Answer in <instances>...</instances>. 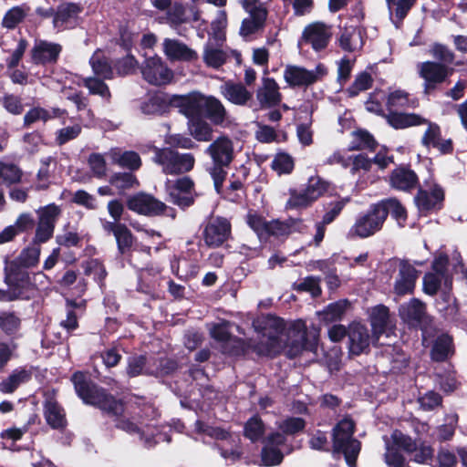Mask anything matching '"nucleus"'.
<instances>
[{"label":"nucleus","instance_id":"7c9ffc66","mask_svg":"<svg viewBox=\"0 0 467 467\" xmlns=\"http://www.w3.org/2000/svg\"><path fill=\"white\" fill-rule=\"evenodd\" d=\"M338 43L342 49L348 52H356L363 47L360 30L357 26H345L340 30Z\"/></svg>","mask_w":467,"mask_h":467},{"label":"nucleus","instance_id":"473e14b6","mask_svg":"<svg viewBox=\"0 0 467 467\" xmlns=\"http://www.w3.org/2000/svg\"><path fill=\"white\" fill-rule=\"evenodd\" d=\"M417 181L415 172L404 167L395 169L390 176L391 186L402 191H409L414 188Z\"/></svg>","mask_w":467,"mask_h":467},{"label":"nucleus","instance_id":"49530a36","mask_svg":"<svg viewBox=\"0 0 467 467\" xmlns=\"http://www.w3.org/2000/svg\"><path fill=\"white\" fill-rule=\"evenodd\" d=\"M378 205H381L386 211V218L388 217V214L390 213L400 225H403L407 219V213L405 208L398 200L387 199L378 202Z\"/></svg>","mask_w":467,"mask_h":467},{"label":"nucleus","instance_id":"4c0bfd02","mask_svg":"<svg viewBox=\"0 0 467 467\" xmlns=\"http://www.w3.org/2000/svg\"><path fill=\"white\" fill-rule=\"evenodd\" d=\"M22 327L20 316L13 311L0 312V329L7 336L18 337Z\"/></svg>","mask_w":467,"mask_h":467},{"label":"nucleus","instance_id":"680f3d73","mask_svg":"<svg viewBox=\"0 0 467 467\" xmlns=\"http://www.w3.org/2000/svg\"><path fill=\"white\" fill-rule=\"evenodd\" d=\"M40 251V247L36 244L24 249L18 257L20 265L25 267L36 265L39 261Z\"/></svg>","mask_w":467,"mask_h":467},{"label":"nucleus","instance_id":"09e8293b","mask_svg":"<svg viewBox=\"0 0 467 467\" xmlns=\"http://www.w3.org/2000/svg\"><path fill=\"white\" fill-rule=\"evenodd\" d=\"M441 284H444L446 286L451 285V277L450 276H442L431 272L425 275L423 279V288L424 291L429 295H434L437 293Z\"/></svg>","mask_w":467,"mask_h":467},{"label":"nucleus","instance_id":"f704fd0d","mask_svg":"<svg viewBox=\"0 0 467 467\" xmlns=\"http://www.w3.org/2000/svg\"><path fill=\"white\" fill-rule=\"evenodd\" d=\"M190 134L198 141H210L213 138L212 125L202 117H195L188 120Z\"/></svg>","mask_w":467,"mask_h":467},{"label":"nucleus","instance_id":"3c124183","mask_svg":"<svg viewBox=\"0 0 467 467\" xmlns=\"http://www.w3.org/2000/svg\"><path fill=\"white\" fill-rule=\"evenodd\" d=\"M84 86L90 94L99 95L105 99H109L110 98L109 87L98 76L84 78Z\"/></svg>","mask_w":467,"mask_h":467},{"label":"nucleus","instance_id":"de8ad7c7","mask_svg":"<svg viewBox=\"0 0 467 467\" xmlns=\"http://www.w3.org/2000/svg\"><path fill=\"white\" fill-rule=\"evenodd\" d=\"M348 302L345 300L332 303L319 313L320 318L326 323L340 320L345 314Z\"/></svg>","mask_w":467,"mask_h":467},{"label":"nucleus","instance_id":"9d476101","mask_svg":"<svg viewBox=\"0 0 467 467\" xmlns=\"http://www.w3.org/2000/svg\"><path fill=\"white\" fill-rule=\"evenodd\" d=\"M393 446L403 450L411 455L414 462L424 463L432 456V449L420 441H413L410 437L400 431H394L391 434Z\"/></svg>","mask_w":467,"mask_h":467},{"label":"nucleus","instance_id":"6e6d98bb","mask_svg":"<svg viewBox=\"0 0 467 467\" xmlns=\"http://www.w3.org/2000/svg\"><path fill=\"white\" fill-rule=\"evenodd\" d=\"M328 189V183L322 180L320 177H311L308 180L307 186L306 188V193L309 195V199L313 202L317 201L322 196Z\"/></svg>","mask_w":467,"mask_h":467},{"label":"nucleus","instance_id":"f8f14e48","mask_svg":"<svg viewBox=\"0 0 467 467\" xmlns=\"http://www.w3.org/2000/svg\"><path fill=\"white\" fill-rule=\"evenodd\" d=\"M417 68L419 75L424 79L425 93L432 91L438 84L445 81L452 74L451 68L431 61L419 63Z\"/></svg>","mask_w":467,"mask_h":467},{"label":"nucleus","instance_id":"e2e57ef3","mask_svg":"<svg viewBox=\"0 0 467 467\" xmlns=\"http://www.w3.org/2000/svg\"><path fill=\"white\" fill-rule=\"evenodd\" d=\"M230 322L228 321H221L219 323L212 324L210 326V334L213 338L219 342H228L232 341L233 338L229 332Z\"/></svg>","mask_w":467,"mask_h":467},{"label":"nucleus","instance_id":"4d7b16f0","mask_svg":"<svg viewBox=\"0 0 467 467\" xmlns=\"http://www.w3.org/2000/svg\"><path fill=\"white\" fill-rule=\"evenodd\" d=\"M353 141L349 145L350 150L363 149H373L376 142L372 136L364 130H358L352 133Z\"/></svg>","mask_w":467,"mask_h":467},{"label":"nucleus","instance_id":"5fc2aeb1","mask_svg":"<svg viewBox=\"0 0 467 467\" xmlns=\"http://www.w3.org/2000/svg\"><path fill=\"white\" fill-rule=\"evenodd\" d=\"M265 20L263 16H248L242 21L240 35L244 37L254 35L265 27Z\"/></svg>","mask_w":467,"mask_h":467},{"label":"nucleus","instance_id":"9b49d317","mask_svg":"<svg viewBox=\"0 0 467 467\" xmlns=\"http://www.w3.org/2000/svg\"><path fill=\"white\" fill-rule=\"evenodd\" d=\"M60 213L59 206L54 203L37 210L38 223L34 238L35 243H46L52 237L56 222Z\"/></svg>","mask_w":467,"mask_h":467},{"label":"nucleus","instance_id":"f03ea898","mask_svg":"<svg viewBox=\"0 0 467 467\" xmlns=\"http://www.w3.org/2000/svg\"><path fill=\"white\" fill-rule=\"evenodd\" d=\"M388 123L395 129H406L413 126L427 125L421 138V143L427 148L437 149L441 153L451 152L452 144L451 140L441 139V129L438 124L415 113H391L388 117Z\"/></svg>","mask_w":467,"mask_h":467},{"label":"nucleus","instance_id":"6e6552de","mask_svg":"<svg viewBox=\"0 0 467 467\" xmlns=\"http://www.w3.org/2000/svg\"><path fill=\"white\" fill-rule=\"evenodd\" d=\"M143 79L153 86H165L172 82L174 73L158 55L146 57L140 66Z\"/></svg>","mask_w":467,"mask_h":467},{"label":"nucleus","instance_id":"e433bc0d","mask_svg":"<svg viewBox=\"0 0 467 467\" xmlns=\"http://www.w3.org/2000/svg\"><path fill=\"white\" fill-rule=\"evenodd\" d=\"M389 319V314L387 306L379 305L371 309L370 323L375 339H379V336L385 332Z\"/></svg>","mask_w":467,"mask_h":467},{"label":"nucleus","instance_id":"69168bd1","mask_svg":"<svg viewBox=\"0 0 467 467\" xmlns=\"http://www.w3.org/2000/svg\"><path fill=\"white\" fill-rule=\"evenodd\" d=\"M268 223L262 216L249 213L247 214L248 225L257 234L259 238H267Z\"/></svg>","mask_w":467,"mask_h":467},{"label":"nucleus","instance_id":"1a4fd4ad","mask_svg":"<svg viewBox=\"0 0 467 467\" xmlns=\"http://www.w3.org/2000/svg\"><path fill=\"white\" fill-rule=\"evenodd\" d=\"M327 73L323 64L317 65L313 69L288 65L284 70V79L290 87L310 86L321 80Z\"/></svg>","mask_w":467,"mask_h":467},{"label":"nucleus","instance_id":"c9c22d12","mask_svg":"<svg viewBox=\"0 0 467 467\" xmlns=\"http://www.w3.org/2000/svg\"><path fill=\"white\" fill-rule=\"evenodd\" d=\"M302 223L298 220L289 219L282 222L274 220L268 223L267 237L270 235L275 237H284L294 232L302 230Z\"/></svg>","mask_w":467,"mask_h":467},{"label":"nucleus","instance_id":"4be33fe9","mask_svg":"<svg viewBox=\"0 0 467 467\" xmlns=\"http://www.w3.org/2000/svg\"><path fill=\"white\" fill-rule=\"evenodd\" d=\"M418 278L417 270L407 262H400L399 272L395 278L394 292L398 296L411 294Z\"/></svg>","mask_w":467,"mask_h":467},{"label":"nucleus","instance_id":"aec40b11","mask_svg":"<svg viewBox=\"0 0 467 467\" xmlns=\"http://www.w3.org/2000/svg\"><path fill=\"white\" fill-rule=\"evenodd\" d=\"M162 51L171 61L193 62L198 59V54L195 50L177 39L164 38Z\"/></svg>","mask_w":467,"mask_h":467},{"label":"nucleus","instance_id":"79ce46f5","mask_svg":"<svg viewBox=\"0 0 467 467\" xmlns=\"http://www.w3.org/2000/svg\"><path fill=\"white\" fill-rule=\"evenodd\" d=\"M89 63L94 74L103 79H111L113 70L108 59L99 51L95 52L91 57Z\"/></svg>","mask_w":467,"mask_h":467},{"label":"nucleus","instance_id":"ea45409f","mask_svg":"<svg viewBox=\"0 0 467 467\" xmlns=\"http://www.w3.org/2000/svg\"><path fill=\"white\" fill-rule=\"evenodd\" d=\"M453 353L452 339L448 335H441L434 342L431 357L434 360L442 361Z\"/></svg>","mask_w":467,"mask_h":467},{"label":"nucleus","instance_id":"2f4dec72","mask_svg":"<svg viewBox=\"0 0 467 467\" xmlns=\"http://www.w3.org/2000/svg\"><path fill=\"white\" fill-rule=\"evenodd\" d=\"M108 156L113 163L131 171L138 170L141 165L140 157L135 151L114 148L108 152Z\"/></svg>","mask_w":467,"mask_h":467},{"label":"nucleus","instance_id":"7ed1b4c3","mask_svg":"<svg viewBox=\"0 0 467 467\" xmlns=\"http://www.w3.org/2000/svg\"><path fill=\"white\" fill-rule=\"evenodd\" d=\"M72 381L78 395L88 404L96 405L102 410L118 413L122 405L112 396L108 395L102 389L88 381L82 372H76L72 376Z\"/></svg>","mask_w":467,"mask_h":467},{"label":"nucleus","instance_id":"052dcab7","mask_svg":"<svg viewBox=\"0 0 467 467\" xmlns=\"http://www.w3.org/2000/svg\"><path fill=\"white\" fill-rule=\"evenodd\" d=\"M22 174V171L16 165L1 162L0 178L3 182L6 184L17 183L21 181Z\"/></svg>","mask_w":467,"mask_h":467},{"label":"nucleus","instance_id":"cd10ccee","mask_svg":"<svg viewBox=\"0 0 467 467\" xmlns=\"http://www.w3.org/2000/svg\"><path fill=\"white\" fill-rule=\"evenodd\" d=\"M79 12L80 8L75 4L60 5L53 18L54 27L57 31L74 27L77 24Z\"/></svg>","mask_w":467,"mask_h":467},{"label":"nucleus","instance_id":"6ab92c4d","mask_svg":"<svg viewBox=\"0 0 467 467\" xmlns=\"http://www.w3.org/2000/svg\"><path fill=\"white\" fill-rule=\"evenodd\" d=\"M118 429H120L130 434H138L139 440L143 441L146 446H152L160 441H171L167 433L158 432L155 433V429L152 427H147L145 430L140 429L129 419L121 418L116 424Z\"/></svg>","mask_w":467,"mask_h":467},{"label":"nucleus","instance_id":"2eb2a0df","mask_svg":"<svg viewBox=\"0 0 467 467\" xmlns=\"http://www.w3.org/2000/svg\"><path fill=\"white\" fill-rule=\"evenodd\" d=\"M442 189L434 182H426L415 197L416 204L421 213L439 209L443 201Z\"/></svg>","mask_w":467,"mask_h":467},{"label":"nucleus","instance_id":"bf43d9fd","mask_svg":"<svg viewBox=\"0 0 467 467\" xmlns=\"http://www.w3.org/2000/svg\"><path fill=\"white\" fill-rule=\"evenodd\" d=\"M114 237L117 242L118 250L120 254H125L133 244V236L131 232L125 224H121L119 230L115 233Z\"/></svg>","mask_w":467,"mask_h":467},{"label":"nucleus","instance_id":"c03bdc74","mask_svg":"<svg viewBox=\"0 0 467 467\" xmlns=\"http://www.w3.org/2000/svg\"><path fill=\"white\" fill-rule=\"evenodd\" d=\"M60 114L59 109H53L51 111L43 108L36 107L28 110L24 117L25 126H30L37 121L46 122Z\"/></svg>","mask_w":467,"mask_h":467},{"label":"nucleus","instance_id":"864d4df0","mask_svg":"<svg viewBox=\"0 0 467 467\" xmlns=\"http://www.w3.org/2000/svg\"><path fill=\"white\" fill-rule=\"evenodd\" d=\"M416 0H386L390 15H395L398 22H401L412 7Z\"/></svg>","mask_w":467,"mask_h":467},{"label":"nucleus","instance_id":"bb28decb","mask_svg":"<svg viewBox=\"0 0 467 467\" xmlns=\"http://www.w3.org/2000/svg\"><path fill=\"white\" fill-rule=\"evenodd\" d=\"M223 97L230 103L237 106H245L252 100L253 93L242 83L227 81L220 87Z\"/></svg>","mask_w":467,"mask_h":467},{"label":"nucleus","instance_id":"338daca9","mask_svg":"<svg viewBox=\"0 0 467 467\" xmlns=\"http://www.w3.org/2000/svg\"><path fill=\"white\" fill-rule=\"evenodd\" d=\"M81 130L82 129L79 124H74L72 126L62 128L56 132V142L58 145H63L69 140L78 138L81 132Z\"/></svg>","mask_w":467,"mask_h":467},{"label":"nucleus","instance_id":"c85d7f7f","mask_svg":"<svg viewBox=\"0 0 467 467\" xmlns=\"http://www.w3.org/2000/svg\"><path fill=\"white\" fill-rule=\"evenodd\" d=\"M61 46L57 43L40 40L32 49V59L36 64L54 63L57 61Z\"/></svg>","mask_w":467,"mask_h":467},{"label":"nucleus","instance_id":"0e129e2a","mask_svg":"<svg viewBox=\"0 0 467 467\" xmlns=\"http://www.w3.org/2000/svg\"><path fill=\"white\" fill-rule=\"evenodd\" d=\"M272 168L279 174L290 173L294 169V161L286 153H278L272 161Z\"/></svg>","mask_w":467,"mask_h":467},{"label":"nucleus","instance_id":"c756f323","mask_svg":"<svg viewBox=\"0 0 467 467\" xmlns=\"http://www.w3.org/2000/svg\"><path fill=\"white\" fill-rule=\"evenodd\" d=\"M400 316L410 326H418L425 318V306L418 299L400 306Z\"/></svg>","mask_w":467,"mask_h":467},{"label":"nucleus","instance_id":"393cba45","mask_svg":"<svg viewBox=\"0 0 467 467\" xmlns=\"http://www.w3.org/2000/svg\"><path fill=\"white\" fill-rule=\"evenodd\" d=\"M193 186L194 183L189 177H182L176 180L172 185L169 186V193L172 202L181 207L190 206L193 202Z\"/></svg>","mask_w":467,"mask_h":467},{"label":"nucleus","instance_id":"f3484780","mask_svg":"<svg viewBox=\"0 0 467 467\" xmlns=\"http://www.w3.org/2000/svg\"><path fill=\"white\" fill-rule=\"evenodd\" d=\"M231 235V223L223 217L212 219L203 231V240L208 246L218 247Z\"/></svg>","mask_w":467,"mask_h":467},{"label":"nucleus","instance_id":"37998d69","mask_svg":"<svg viewBox=\"0 0 467 467\" xmlns=\"http://www.w3.org/2000/svg\"><path fill=\"white\" fill-rule=\"evenodd\" d=\"M387 106L389 111V113L386 116V119H388V117L391 113H396L394 111L395 109L414 107L415 102L410 99L409 94L407 92L403 90H395L389 95Z\"/></svg>","mask_w":467,"mask_h":467},{"label":"nucleus","instance_id":"5701e85b","mask_svg":"<svg viewBox=\"0 0 467 467\" xmlns=\"http://www.w3.org/2000/svg\"><path fill=\"white\" fill-rule=\"evenodd\" d=\"M128 207L140 214L157 215L164 210L165 204L151 195L139 193L129 199Z\"/></svg>","mask_w":467,"mask_h":467},{"label":"nucleus","instance_id":"f257e3e1","mask_svg":"<svg viewBox=\"0 0 467 467\" xmlns=\"http://www.w3.org/2000/svg\"><path fill=\"white\" fill-rule=\"evenodd\" d=\"M253 326L262 334L255 347L260 355L274 356L285 349L286 355L294 358L303 350L317 349L319 329L313 327L308 331L306 323L301 319L292 322L286 327L282 318L265 316L255 319Z\"/></svg>","mask_w":467,"mask_h":467},{"label":"nucleus","instance_id":"774afa93","mask_svg":"<svg viewBox=\"0 0 467 467\" xmlns=\"http://www.w3.org/2000/svg\"><path fill=\"white\" fill-rule=\"evenodd\" d=\"M371 84H372L371 76L367 72H363L356 78L352 86L349 87V88L348 89V92L350 97H355L359 92L369 88Z\"/></svg>","mask_w":467,"mask_h":467},{"label":"nucleus","instance_id":"58836bf2","mask_svg":"<svg viewBox=\"0 0 467 467\" xmlns=\"http://www.w3.org/2000/svg\"><path fill=\"white\" fill-rule=\"evenodd\" d=\"M5 283L13 292H18L21 298L30 285L29 275L24 271H11L5 275Z\"/></svg>","mask_w":467,"mask_h":467},{"label":"nucleus","instance_id":"a878e982","mask_svg":"<svg viewBox=\"0 0 467 467\" xmlns=\"http://www.w3.org/2000/svg\"><path fill=\"white\" fill-rule=\"evenodd\" d=\"M206 118L215 126L230 128L233 120L229 116L224 105L215 97L208 96L204 113Z\"/></svg>","mask_w":467,"mask_h":467},{"label":"nucleus","instance_id":"b1692460","mask_svg":"<svg viewBox=\"0 0 467 467\" xmlns=\"http://www.w3.org/2000/svg\"><path fill=\"white\" fill-rule=\"evenodd\" d=\"M207 97L199 92L179 97L177 104L180 111L188 118V120L195 117H202L204 113Z\"/></svg>","mask_w":467,"mask_h":467},{"label":"nucleus","instance_id":"a211bd4d","mask_svg":"<svg viewBox=\"0 0 467 467\" xmlns=\"http://www.w3.org/2000/svg\"><path fill=\"white\" fill-rule=\"evenodd\" d=\"M256 100L261 109L277 106L282 101L280 87L275 78L263 77L261 84L255 91Z\"/></svg>","mask_w":467,"mask_h":467},{"label":"nucleus","instance_id":"20e7f679","mask_svg":"<svg viewBox=\"0 0 467 467\" xmlns=\"http://www.w3.org/2000/svg\"><path fill=\"white\" fill-rule=\"evenodd\" d=\"M355 423L351 419L341 420L333 429L334 452H342L349 467H356V459L360 451V442L353 437Z\"/></svg>","mask_w":467,"mask_h":467},{"label":"nucleus","instance_id":"412c9836","mask_svg":"<svg viewBox=\"0 0 467 467\" xmlns=\"http://www.w3.org/2000/svg\"><path fill=\"white\" fill-rule=\"evenodd\" d=\"M285 443V437L278 432L270 434L262 450L261 461L265 466H275L283 461V453L280 446Z\"/></svg>","mask_w":467,"mask_h":467},{"label":"nucleus","instance_id":"13d9d810","mask_svg":"<svg viewBox=\"0 0 467 467\" xmlns=\"http://www.w3.org/2000/svg\"><path fill=\"white\" fill-rule=\"evenodd\" d=\"M265 432L263 421L257 416H254L247 420L244 426V436L252 441H258Z\"/></svg>","mask_w":467,"mask_h":467},{"label":"nucleus","instance_id":"a18cd8bd","mask_svg":"<svg viewBox=\"0 0 467 467\" xmlns=\"http://www.w3.org/2000/svg\"><path fill=\"white\" fill-rule=\"evenodd\" d=\"M202 57L207 67L218 68L226 62L227 55L223 49L207 44L204 47Z\"/></svg>","mask_w":467,"mask_h":467},{"label":"nucleus","instance_id":"4468645a","mask_svg":"<svg viewBox=\"0 0 467 467\" xmlns=\"http://www.w3.org/2000/svg\"><path fill=\"white\" fill-rule=\"evenodd\" d=\"M213 164L229 166L234 159V141L227 135L217 137L206 149Z\"/></svg>","mask_w":467,"mask_h":467},{"label":"nucleus","instance_id":"423d86ee","mask_svg":"<svg viewBox=\"0 0 467 467\" xmlns=\"http://www.w3.org/2000/svg\"><path fill=\"white\" fill-rule=\"evenodd\" d=\"M386 221V211L378 203L366 213L359 214L348 231L350 238H368L382 229Z\"/></svg>","mask_w":467,"mask_h":467},{"label":"nucleus","instance_id":"8fccbe9b","mask_svg":"<svg viewBox=\"0 0 467 467\" xmlns=\"http://www.w3.org/2000/svg\"><path fill=\"white\" fill-rule=\"evenodd\" d=\"M29 7L26 5L15 6L5 15L2 25L8 29L15 28L26 16Z\"/></svg>","mask_w":467,"mask_h":467},{"label":"nucleus","instance_id":"72a5a7b5","mask_svg":"<svg viewBox=\"0 0 467 467\" xmlns=\"http://www.w3.org/2000/svg\"><path fill=\"white\" fill-rule=\"evenodd\" d=\"M31 379V372L26 368H16L0 382V391L4 394H11L22 384Z\"/></svg>","mask_w":467,"mask_h":467},{"label":"nucleus","instance_id":"ddd939ff","mask_svg":"<svg viewBox=\"0 0 467 467\" xmlns=\"http://www.w3.org/2000/svg\"><path fill=\"white\" fill-rule=\"evenodd\" d=\"M331 36L329 26L322 22H314L305 27L300 44L309 45L315 51H320L327 47Z\"/></svg>","mask_w":467,"mask_h":467},{"label":"nucleus","instance_id":"a19ab883","mask_svg":"<svg viewBox=\"0 0 467 467\" xmlns=\"http://www.w3.org/2000/svg\"><path fill=\"white\" fill-rule=\"evenodd\" d=\"M45 417L47 422L54 429H59L65 426V414L56 401L48 400L46 402Z\"/></svg>","mask_w":467,"mask_h":467},{"label":"nucleus","instance_id":"603ef678","mask_svg":"<svg viewBox=\"0 0 467 467\" xmlns=\"http://www.w3.org/2000/svg\"><path fill=\"white\" fill-rule=\"evenodd\" d=\"M112 186L123 192L128 189L135 188L139 185L136 177L130 172L115 173L109 180Z\"/></svg>","mask_w":467,"mask_h":467},{"label":"nucleus","instance_id":"dca6fc26","mask_svg":"<svg viewBox=\"0 0 467 467\" xmlns=\"http://www.w3.org/2000/svg\"><path fill=\"white\" fill-rule=\"evenodd\" d=\"M348 350L351 355L358 356L366 352L370 343L376 344L374 335L370 337L368 328L359 323H353L348 330Z\"/></svg>","mask_w":467,"mask_h":467},{"label":"nucleus","instance_id":"0eeeda50","mask_svg":"<svg viewBox=\"0 0 467 467\" xmlns=\"http://www.w3.org/2000/svg\"><path fill=\"white\" fill-rule=\"evenodd\" d=\"M153 161L161 166L166 174H180L190 171L195 163L191 153H179L169 148L155 149Z\"/></svg>","mask_w":467,"mask_h":467},{"label":"nucleus","instance_id":"39448f33","mask_svg":"<svg viewBox=\"0 0 467 467\" xmlns=\"http://www.w3.org/2000/svg\"><path fill=\"white\" fill-rule=\"evenodd\" d=\"M195 429L199 433H203L220 441L218 448L223 459L235 462L241 457L239 436L231 434L223 429L207 425L200 420L196 421Z\"/></svg>","mask_w":467,"mask_h":467}]
</instances>
